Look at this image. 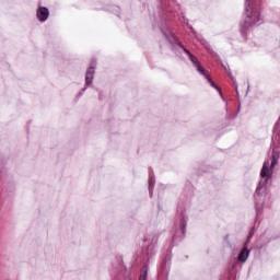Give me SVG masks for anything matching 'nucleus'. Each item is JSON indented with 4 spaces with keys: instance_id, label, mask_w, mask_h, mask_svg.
Returning a JSON list of instances; mask_svg holds the SVG:
<instances>
[{
    "instance_id": "f257e3e1",
    "label": "nucleus",
    "mask_w": 280,
    "mask_h": 280,
    "mask_svg": "<svg viewBox=\"0 0 280 280\" xmlns=\"http://www.w3.org/2000/svg\"><path fill=\"white\" fill-rule=\"evenodd\" d=\"M245 12L247 20L245 23V27H249V25H254V23L259 22V12L253 11V7H250V0H245Z\"/></svg>"
},
{
    "instance_id": "f03ea898",
    "label": "nucleus",
    "mask_w": 280,
    "mask_h": 280,
    "mask_svg": "<svg viewBox=\"0 0 280 280\" xmlns=\"http://www.w3.org/2000/svg\"><path fill=\"white\" fill-rule=\"evenodd\" d=\"M188 58H189L190 62H192V65H196L197 71L199 73H201V75H205V78L210 82L211 86H215L213 81H211V79H209V73H207L206 70L202 69V67L200 66V62H198V58H196L194 55H190Z\"/></svg>"
},
{
    "instance_id": "7ed1b4c3",
    "label": "nucleus",
    "mask_w": 280,
    "mask_h": 280,
    "mask_svg": "<svg viewBox=\"0 0 280 280\" xmlns=\"http://www.w3.org/2000/svg\"><path fill=\"white\" fill-rule=\"evenodd\" d=\"M37 18L42 22L47 21V19H49V9L45 7H40L37 10Z\"/></svg>"
},
{
    "instance_id": "20e7f679",
    "label": "nucleus",
    "mask_w": 280,
    "mask_h": 280,
    "mask_svg": "<svg viewBox=\"0 0 280 280\" xmlns=\"http://www.w3.org/2000/svg\"><path fill=\"white\" fill-rule=\"evenodd\" d=\"M261 178H270L272 176V172L270 171V162H265L260 172Z\"/></svg>"
},
{
    "instance_id": "39448f33",
    "label": "nucleus",
    "mask_w": 280,
    "mask_h": 280,
    "mask_svg": "<svg viewBox=\"0 0 280 280\" xmlns=\"http://www.w3.org/2000/svg\"><path fill=\"white\" fill-rule=\"evenodd\" d=\"M248 255H249L248 248H243L238 255V260L243 262L246 261V259H248Z\"/></svg>"
},
{
    "instance_id": "423d86ee",
    "label": "nucleus",
    "mask_w": 280,
    "mask_h": 280,
    "mask_svg": "<svg viewBox=\"0 0 280 280\" xmlns=\"http://www.w3.org/2000/svg\"><path fill=\"white\" fill-rule=\"evenodd\" d=\"M91 82H93V74H91V71H86L85 83L91 84Z\"/></svg>"
},
{
    "instance_id": "0eeeda50",
    "label": "nucleus",
    "mask_w": 280,
    "mask_h": 280,
    "mask_svg": "<svg viewBox=\"0 0 280 280\" xmlns=\"http://www.w3.org/2000/svg\"><path fill=\"white\" fill-rule=\"evenodd\" d=\"M275 165H277V159H276L275 155H273V156H272V160H271L270 170H272V167H275Z\"/></svg>"
},
{
    "instance_id": "6e6552de",
    "label": "nucleus",
    "mask_w": 280,
    "mask_h": 280,
    "mask_svg": "<svg viewBox=\"0 0 280 280\" xmlns=\"http://www.w3.org/2000/svg\"><path fill=\"white\" fill-rule=\"evenodd\" d=\"M88 71H90V75H93V73H95V70H94V68H93V67L89 68V70H88Z\"/></svg>"
},
{
    "instance_id": "1a4fd4ad",
    "label": "nucleus",
    "mask_w": 280,
    "mask_h": 280,
    "mask_svg": "<svg viewBox=\"0 0 280 280\" xmlns=\"http://www.w3.org/2000/svg\"><path fill=\"white\" fill-rule=\"evenodd\" d=\"M184 51L185 54H187L188 57L191 56V52L187 48H184Z\"/></svg>"
},
{
    "instance_id": "9d476101",
    "label": "nucleus",
    "mask_w": 280,
    "mask_h": 280,
    "mask_svg": "<svg viewBox=\"0 0 280 280\" xmlns=\"http://www.w3.org/2000/svg\"><path fill=\"white\" fill-rule=\"evenodd\" d=\"M149 186H150V187H153V186H154V184H153L152 179H150V182H149Z\"/></svg>"
},
{
    "instance_id": "9b49d317",
    "label": "nucleus",
    "mask_w": 280,
    "mask_h": 280,
    "mask_svg": "<svg viewBox=\"0 0 280 280\" xmlns=\"http://www.w3.org/2000/svg\"><path fill=\"white\" fill-rule=\"evenodd\" d=\"M140 280H145V276H140Z\"/></svg>"
}]
</instances>
